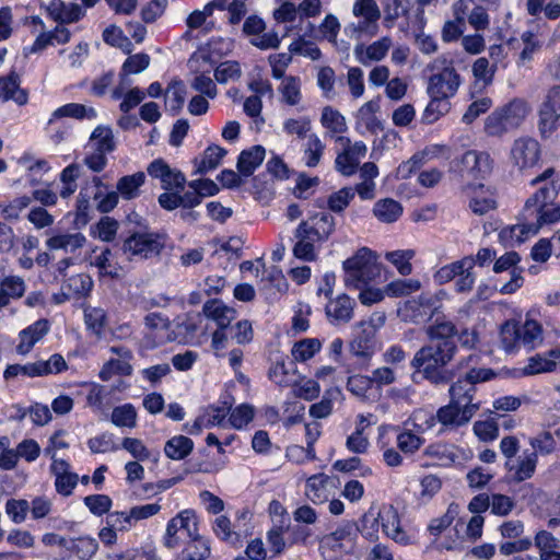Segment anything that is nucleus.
<instances>
[{
	"instance_id": "f257e3e1",
	"label": "nucleus",
	"mask_w": 560,
	"mask_h": 560,
	"mask_svg": "<svg viewBox=\"0 0 560 560\" xmlns=\"http://www.w3.org/2000/svg\"><path fill=\"white\" fill-rule=\"evenodd\" d=\"M425 334L430 343L422 346L415 353L410 365L432 385H446L455 377V371L447 369L458 351L454 338H457L463 348L474 349L479 343V334L475 328L458 329L445 316L436 317L425 328Z\"/></svg>"
},
{
	"instance_id": "f03ea898",
	"label": "nucleus",
	"mask_w": 560,
	"mask_h": 560,
	"mask_svg": "<svg viewBox=\"0 0 560 560\" xmlns=\"http://www.w3.org/2000/svg\"><path fill=\"white\" fill-rule=\"evenodd\" d=\"M480 357L470 353L458 360L455 370L460 375L448 388L450 401L439 408L434 416L446 430L466 425L480 409L481 402L476 400L477 384L492 380L493 370L479 368Z\"/></svg>"
},
{
	"instance_id": "7ed1b4c3",
	"label": "nucleus",
	"mask_w": 560,
	"mask_h": 560,
	"mask_svg": "<svg viewBox=\"0 0 560 560\" xmlns=\"http://www.w3.org/2000/svg\"><path fill=\"white\" fill-rule=\"evenodd\" d=\"M539 184L544 186L526 200L518 223L503 230L501 237L504 238L509 234L510 238L522 243L536 235L544 225L560 220V206L553 203L560 191V174L556 173L553 167H548L530 182L532 186Z\"/></svg>"
},
{
	"instance_id": "20e7f679",
	"label": "nucleus",
	"mask_w": 560,
	"mask_h": 560,
	"mask_svg": "<svg viewBox=\"0 0 560 560\" xmlns=\"http://www.w3.org/2000/svg\"><path fill=\"white\" fill-rule=\"evenodd\" d=\"M427 69L431 72L427 85L428 95L451 98L457 93L463 79L451 59L439 56L427 66Z\"/></svg>"
},
{
	"instance_id": "39448f33",
	"label": "nucleus",
	"mask_w": 560,
	"mask_h": 560,
	"mask_svg": "<svg viewBox=\"0 0 560 560\" xmlns=\"http://www.w3.org/2000/svg\"><path fill=\"white\" fill-rule=\"evenodd\" d=\"M500 337L505 352L511 353L522 347L532 351L542 342V328L534 319H526L521 325L506 322L501 328Z\"/></svg>"
},
{
	"instance_id": "423d86ee",
	"label": "nucleus",
	"mask_w": 560,
	"mask_h": 560,
	"mask_svg": "<svg viewBox=\"0 0 560 560\" xmlns=\"http://www.w3.org/2000/svg\"><path fill=\"white\" fill-rule=\"evenodd\" d=\"M345 284L360 289L380 276L381 269L375 255L368 247L360 248L352 257L343 261Z\"/></svg>"
},
{
	"instance_id": "0eeeda50",
	"label": "nucleus",
	"mask_w": 560,
	"mask_h": 560,
	"mask_svg": "<svg viewBox=\"0 0 560 560\" xmlns=\"http://www.w3.org/2000/svg\"><path fill=\"white\" fill-rule=\"evenodd\" d=\"M68 369L67 362L59 353L52 354L48 360H38L26 364H10L3 372L5 381L19 377L34 378L50 374H58Z\"/></svg>"
},
{
	"instance_id": "6e6552de",
	"label": "nucleus",
	"mask_w": 560,
	"mask_h": 560,
	"mask_svg": "<svg viewBox=\"0 0 560 560\" xmlns=\"http://www.w3.org/2000/svg\"><path fill=\"white\" fill-rule=\"evenodd\" d=\"M445 295L446 292L441 290L436 293H421L419 296L406 301L401 308L405 320L421 324L432 319L434 315L439 314Z\"/></svg>"
},
{
	"instance_id": "1a4fd4ad",
	"label": "nucleus",
	"mask_w": 560,
	"mask_h": 560,
	"mask_svg": "<svg viewBox=\"0 0 560 560\" xmlns=\"http://www.w3.org/2000/svg\"><path fill=\"white\" fill-rule=\"evenodd\" d=\"M166 236L156 232H138L122 244V252L130 258L148 259L159 256L165 247Z\"/></svg>"
},
{
	"instance_id": "9d476101",
	"label": "nucleus",
	"mask_w": 560,
	"mask_h": 560,
	"mask_svg": "<svg viewBox=\"0 0 560 560\" xmlns=\"http://www.w3.org/2000/svg\"><path fill=\"white\" fill-rule=\"evenodd\" d=\"M538 128L544 138L551 136L560 126V85H553L538 110Z\"/></svg>"
},
{
	"instance_id": "9b49d317",
	"label": "nucleus",
	"mask_w": 560,
	"mask_h": 560,
	"mask_svg": "<svg viewBox=\"0 0 560 560\" xmlns=\"http://www.w3.org/2000/svg\"><path fill=\"white\" fill-rule=\"evenodd\" d=\"M493 164L489 152L468 150L459 159V173L463 178L485 179L492 173Z\"/></svg>"
},
{
	"instance_id": "f8f14e48",
	"label": "nucleus",
	"mask_w": 560,
	"mask_h": 560,
	"mask_svg": "<svg viewBox=\"0 0 560 560\" xmlns=\"http://www.w3.org/2000/svg\"><path fill=\"white\" fill-rule=\"evenodd\" d=\"M540 159V144L532 137H520L512 143L510 160L514 167L523 172L534 167Z\"/></svg>"
},
{
	"instance_id": "ddd939ff",
	"label": "nucleus",
	"mask_w": 560,
	"mask_h": 560,
	"mask_svg": "<svg viewBox=\"0 0 560 560\" xmlns=\"http://www.w3.org/2000/svg\"><path fill=\"white\" fill-rule=\"evenodd\" d=\"M266 23L257 15L248 16L243 25L245 35L250 36V44L259 49L278 48L281 39L276 32H265Z\"/></svg>"
},
{
	"instance_id": "4468645a",
	"label": "nucleus",
	"mask_w": 560,
	"mask_h": 560,
	"mask_svg": "<svg viewBox=\"0 0 560 560\" xmlns=\"http://www.w3.org/2000/svg\"><path fill=\"white\" fill-rule=\"evenodd\" d=\"M298 226L306 238L323 243L334 233L336 222L330 213L318 212L302 221Z\"/></svg>"
},
{
	"instance_id": "2eb2a0df",
	"label": "nucleus",
	"mask_w": 560,
	"mask_h": 560,
	"mask_svg": "<svg viewBox=\"0 0 560 560\" xmlns=\"http://www.w3.org/2000/svg\"><path fill=\"white\" fill-rule=\"evenodd\" d=\"M338 141H345L347 148L337 155L336 170L345 176H351L357 172L360 161L365 156L366 145L362 141L350 144V140L343 137H339Z\"/></svg>"
},
{
	"instance_id": "dca6fc26",
	"label": "nucleus",
	"mask_w": 560,
	"mask_h": 560,
	"mask_svg": "<svg viewBox=\"0 0 560 560\" xmlns=\"http://www.w3.org/2000/svg\"><path fill=\"white\" fill-rule=\"evenodd\" d=\"M147 171L151 177L160 179L163 189H177L179 191L184 189L185 175L179 170L172 168L164 160L156 159L152 161Z\"/></svg>"
},
{
	"instance_id": "f3484780",
	"label": "nucleus",
	"mask_w": 560,
	"mask_h": 560,
	"mask_svg": "<svg viewBox=\"0 0 560 560\" xmlns=\"http://www.w3.org/2000/svg\"><path fill=\"white\" fill-rule=\"evenodd\" d=\"M438 422L434 416H429L422 424L416 423V432L411 430H404L397 434L396 445L397 448L406 454L412 455L417 453L424 444V439L421 436L427 430L432 429Z\"/></svg>"
},
{
	"instance_id": "a211bd4d",
	"label": "nucleus",
	"mask_w": 560,
	"mask_h": 560,
	"mask_svg": "<svg viewBox=\"0 0 560 560\" xmlns=\"http://www.w3.org/2000/svg\"><path fill=\"white\" fill-rule=\"evenodd\" d=\"M448 152V148L443 144H432L423 150L416 152L408 161L398 166V174L402 178H408L412 173L420 170L425 163L438 159Z\"/></svg>"
},
{
	"instance_id": "6ab92c4d",
	"label": "nucleus",
	"mask_w": 560,
	"mask_h": 560,
	"mask_svg": "<svg viewBox=\"0 0 560 560\" xmlns=\"http://www.w3.org/2000/svg\"><path fill=\"white\" fill-rule=\"evenodd\" d=\"M537 463V454L526 450L521 455L505 460L504 467L513 481L522 482L534 476Z\"/></svg>"
},
{
	"instance_id": "aec40b11",
	"label": "nucleus",
	"mask_w": 560,
	"mask_h": 560,
	"mask_svg": "<svg viewBox=\"0 0 560 560\" xmlns=\"http://www.w3.org/2000/svg\"><path fill=\"white\" fill-rule=\"evenodd\" d=\"M50 330V323L48 319L40 318L22 329L19 332V343L15 351L20 355L28 354L34 346L39 342Z\"/></svg>"
},
{
	"instance_id": "412c9836",
	"label": "nucleus",
	"mask_w": 560,
	"mask_h": 560,
	"mask_svg": "<svg viewBox=\"0 0 560 560\" xmlns=\"http://www.w3.org/2000/svg\"><path fill=\"white\" fill-rule=\"evenodd\" d=\"M377 513L383 533L396 542L407 545L409 536L401 527L398 511L393 505H384Z\"/></svg>"
},
{
	"instance_id": "4be33fe9",
	"label": "nucleus",
	"mask_w": 560,
	"mask_h": 560,
	"mask_svg": "<svg viewBox=\"0 0 560 560\" xmlns=\"http://www.w3.org/2000/svg\"><path fill=\"white\" fill-rule=\"evenodd\" d=\"M50 472L55 476L56 491L63 497L71 495L78 485L79 476L70 471V464L67 460H55L50 465Z\"/></svg>"
},
{
	"instance_id": "5701e85b",
	"label": "nucleus",
	"mask_w": 560,
	"mask_h": 560,
	"mask_svg": "<svg viewBox=\"0 0 560 560\" xmlns=\"http://www.w3.org/2000/svg\"><path fill=\"white\" fill-rule=\"evenodd\" d=\"M353 14L363 19L357 26L360 32L370 34L376 32V22L381 18V12L375 0H357L353 5Z\"/></svg>"
},
{
	"instance_id": "b1692460",
	"label": "nucleus",
	"mask_w": 560,
	"mask_h": 560,
	"mask_svg": "<svg viewBox=\"0 0 560 560\" xmlns=\"http://www.w3.org/2000/svg\"><path fill=\"white\" fill-rule=\"evenodd\" d=\"M46 11L54 21L61 24L74 23L84 16V10L79 4L62 0H50Z\"/></svg>"
},
{
	"instance_id": "393cba45",
	"label": "nucleus",
	"mask_w": 560,
	"mask_h": 560,
	"mask_svg": "<svg viewBox=\"0 0 560 560\" xmlns=\"http://www.w3.org/2000/svg\"><path fill=\"white\" fill-rule=\"evenodd\" d=\"M393 42L388 36L372 43L369 46L359 44L354 47L355 59L363 66H369L373 61H381L387 55Z\"/></svg>"
},
{
	"instance_id": "a878e982",
	"label": "nucleus",
	"mask_w": 560,
	"mask_h": 560,
	"mask_svg": "<svg viewBox=\"0 0 560 560\" xmlns=\"http://www.w3.org/2000/svg\"><path fill=\"white\" fill-rule=\"evenodd\" d=\"M423 456L434 459L441 466H451L465 458V452L452 444L433 443L425 447Z\"/></svg>"
},
{
	"instance_id": "bb28decb",
	"label": "nucleus",
	"mask_w": 560,
	"mask_h": 560,
	"mask_svg": "<svg viewBox=\"0 0 560 560\" xmlns=\"http://www.w3.org/2000/svg\"><path fill=\"white\" fill-rule=\"evenodd\" d=\"M354 301L346 294H340L336 299H330L326 305V315L331 324H346L353 316Z\"/></svg>"
},
{
	"instance_id": "cd10ccee",
	"label": "nucleus",
	"mask_w": 560,
	"mask_h": 560,
	"mask_svg": "<svg viewBox=\"0 0 560 560\" xmlns=\"http://www.w3.org/2000/svg\"><path fill=\"white\" fill-rule=\"evenodd\" d=\"M0 98L3 101L12 100L18 105H25L28 101V94L20 86V77L15 72H11L7 77L0 78Z\"/></svg>"
},
{
	"instance_id": "c85d7f7f",
	"label": "nucleus",
	"mask_w": 560,
	"mask_h": 560,
	"mask_svg": "<svg viewBox=\"0 0 560 560\" xmlns=\"http://www.w3.org/2000/svg\"><path fill=\"white\" fill-rule=\"evenodd\" d=\"M86 243V237L80 233H61L54 235L46 241V246L50 250L61 249L66 253L74 254Z\"/></svg>"
},
{
	"instance_id": "c756f323",
	"label": "nucleus",
	"mask_w": 560,
	"mask_h": 560,
	"mask_svg": "<svg viewBox=\"0 0 560 560\" xmlns=\"http://www.w3.org/2000/svg\"><path fill=\"white\" fill-rule=\"evenodd\" d=\"M266 150L262 145H254L248 150H243L237 159V171L244 177L254 174L265 159Z\"/></svg>"
},
{
	"instance_id": "7c9ffc66",
	"label": "nucleus",
	"mask_w": 560,
	"mask_h": 560,
	"mask_svg": "<svg viewBox=\"0 0 560 560\" xmlns=\"http://www.w3.org/2000/svg\"><path fill=\"white\" fill-rule=\"evenodd\" d=\"M269 378L280 387L295 386L298 382L296 368L294 362L280 360L269 369Z\"/></svg>"
},
{
	"instance_id": "2f4dec72",
	"label": "nucleus",
	"mask_w": 560,
	"mask_h": 560,
	"mask_svg": "<svg viewBox=\"0 0 560 560\" xmlns=\"http://www.w3.org/2000/svg\"><path fill=\"white\" fill-rule=\"evenodd\" d=\"M301 79L295 75L283 78L278 86L280 102L288 106H298L302 102Z\"/></svg>"
},
{
	"instance_id": "473e14b6",
	"label": "nucleus",
	"mask_w": 560,
	"mask_h": 560,
	"mask_svg": "<svg viewBox=\"0 0 560 560\" xmlns=\"http://www.w3.org/2000/svg\"><path fill=\"white\" fill-rule=\"evenodd\" d=\"M470 189L471 198L469 201V208L475 214L483 215L495 209L497 202L493 194L489 189L485 190V186L482 184L470 187Z\"/></svg>"
},
{
	"instance_id": "72a5a7b5",
	"label": "nucleus",
	"mask_w": 560,
	"mask_h": 560,
	"mask_svg": "<svg viewBox=\"0 0 560 560\" xmlns=\"http://www.w3.org/2000/svg\"><path fill=\"white\" fill-rule=\"evenodd\" d=\"M208 318L213 319L218 329H225L230 326L231 322L235 318V311L225 306L221 301L212 300L207 302L202 308Z\"/></svg>"
},
{
	"instance_id": "f704fd0d",
	"label": "nucleus",
	"mask_w": 560,
	"mask_h": 560,
	"mask_svg": "<svg viewBox=\"0 0 560 560\" xmlns=\"http://www.w3.org/2000/svg\"><path fill=\"white\" fill-rule=\"evenodd\" d=\"M560 358V349L548 351L547 355L536 354L528 359L527 365L523 369L525 375H535L550 372L556 366V360Z\"/></svg>"
},
{
	"instance_id": "c9c22d12",
	"label": "nucleus",
	"mask_w": 560,
	"mask_h": 560,
	"mask_svg": "<svg viewBox=\"0 0 560 560\" xmlns=\"http://www.w3.org/2000/svg\"><path fill=\"white\" fill-rule=\"evenodd\" d=\"M228 151L219 145H209L200 158L195 159V174H206L217 168Z\"/></svg>"
},
{
	"instance_id": "e433bc0d",
	"label": "nucleus",
	"mask_w": 560,
	"mask_h": 560,
	"mask_svg": "<svg viewBox=\"0 0 560 560\" xmlns=\"http://www.w3.org/2000/svg\"><path fill=\"white\" fill-rule=\"evenodd\" d=\"M380 110L378 100H371L364 103L358 110V124L363 126L368 131L376 133L383 129L381 120L377 118L376 113Z\"/></svg>"
},
{
	"instance_id": "4c0bfd02",
	"label": "nucleus",
	"mask_w": 560,
	"mask_h": 560,
	"mask_svg": "<svg viewBox=\"0 0 560 560\" xmlns=\"http://www.w3.org/2000/svg\"><path fill=\"white\" fill-rule=\"evenodd\" d=\"M500 110L502 112L510 128L514 130L523 124L530 112V107L524 100L515 98L501 107Z\"/></svg>"
},
{
	"instance_id": "58836bf2",
	"label": "nucleus",
	"mask_w": 560,
	"mask_h": 560,
	"mask_svg": "<svg viewBox=\"0 0 560 560\" xmlns=\"http://www.w3.org/2000/svg\"><path fill=\"white\" fill-rule=\"evenodd\" d=\"M325 144L316 133H310L302 144L304 164L310 167H316L322 160L325 151Z\"/></svg>"
},
{
	"instance_id": "ea45409f",
	"label": "nucleus",
	"mask_w": 560,
	"mask_h": 560,
	"mask_svg": "<svg viewBox=\"0 0 560 560\" xmlns=\"http://www.w3.org/2000/svg\"><path fill=\"white\" fill-rule=\"evenodd\" d=\"M86 148L105 154L114 151L115 141L112 129L105 126H97L91 133Z\"/></svg>"
},
{
	"instance_id": "a19ab883",
	"label": "nucleus",
	"mask_w": 560,
	"mask_h": 560,
	"mask_svg": "<svg viewBox=\"0 0 560 560\" xmlns=\"http://www.w3.org/2000/svg\"><path fill=\"white\" fill-rule=\"evenodd\" d=\"M63 117H71L75 119H93L96 117V110L93 107H88L82 104L69 103L54 110L51 117L48 120V125H52L55 120Z\"/></svg>"
},
{
	"instance_id": "79ce46f5",
	"label": "nucleus",
	"mask_w": 560,
	"mask_h": 560,
	"mask_svg": "<svg viewBox=\"0 0 560 560\" xmlns=\"http://www.w3.org/2000/svg\"><path fill=\"white\" fill-rule=\"evenodd\" d=\"M121 447L137 462L152 460L156 463L160 457L159 451L149 450L140 439L124 438L121 441Z\"/></svg>"
},
{
	"instance_id": "37998d69",
	"label": "nucleus",
	"mask_w": 560,
	"mask_h": 560,
	"mask_svg": "<svg viewBox=\"0 0 560 560\" xmlns=\"http://www.w3.org/2000/svg\"><path fill=\"white\" fill-rule=\"evenodd\" d=\"M194 450V442L185 435H176L170 439L164 446L165 455L173 460L186 458Z\"/></svg>"
},
{
	"instance_id": "c03bdc74",
	"label": "nucleus",
	"mask_w": 560,
	"mask_h": 560,
	"mask_svg": "<svg viewBox=\"0 0 560 560\" xmlns=\"http://www.w3.org/2000/svg\"><path fill=\"white\" fill-rule=\"evenodd\" d=\"M401 213V205L392 198L381 199L373 207V214L384 223L397 221Z\"/></svg>"
},
{
	"instance_id": "a18cd8bd",
	"label": "nucleus",
	"mask_w": 560,
	"mask_h": 560,
	"mask_svg": "<svg viewBox=\"0 0 560 560\" xmlns=\"http://www.w3.org/2000/svg\"><path fill=\"white\" fill-rule=\"evenodd\" d=\"M93 287V281L90 276L85 273H79L70 277L65 284L62 285V294L66 299H70L71 296H85L89 294Z\"/></svg>"
},
{
	"instance_id": "49530a36",
	"label": "nucleus",
	"mask_w": 560,
	"mask_h": 560,
	"mask_svg": "<svg viewBox=\"0 0 560 560\" xmlns=\"http://www.w3.org/2000/svg\"><path fill=\"white\" fill-rule=\"evenodd\" d=\"M323 347L318 338H304L292 346L291 355L294 361L306 362L311 360Z\"/></svg>"
},
{
	"instance_id": "de8ad7c7",
	"label": "nucleus",
	"mask_w": 560,
	"mask_h": 560,
	"mask_svg": "<svg viewBox=\"0 0 560 560\" xmlns=\"http://www.w3.org/2000/svg\"><path fill=\"white\" fill-rule=\"evenodd\" d=\"M497 70L495 65H492L487 57L477 58L471 66L475 83L480 84L482 88L492 84Z\"/></svg>"
},
{
	"instance_id": "09e8293b",
	"label": "nucleus",
	"mask_w": 560,
	"mask_h": 560,
	"mask_svg": "<svg viewBox=\"0 0 560 560\" xmlns=\"http://www.w3.org/2000/svg\"><path fill=\"white\" fill-rule=\"evenodd\" d=\"M474 266L475 261L472 257H464L460 260L441 267L435 272L434 279L440 284L447 283L452 280H455L458 272H462L463 270L472 269Z\"/></svg>"
},
{
	"instance_id": "8fccbe9b",
	"label": "nucleus",
	"mask_w": 560,
	"mask_h": 560,
	"mask_svg": "<svg viewBox=\"0 0 560 560\" xmlns=\"http://www.w3.org/2000/svg\"><path fill=\"white\" fill-rule=\"evenodd\" d=\"M296 243L293 246V255L298 259L304 261H314L317 258L316 244L318 241H312L306 238L305 234L301 233V229L298 226L294 232Z\"/></svg>"
},
{
	"instance_id": "3c124183",
	"label": "nucleus",
	"mask_w": 560,
	"mask_h": 560,
	"mask_svg": "<svg viewBox=\"0 0 560 560\" xmlns=\"http://www.w3.org/2000/svg\"><path fill=\"white\" fill-rule=\"evenodd\" d=\"M144 180L145 175L143 172L122 176L117 182V191L127 200L133 199L139 196V189L144 184Z\"/></svg>"
},
{
	"instance_id": "603ef678",
	"label": "nucleus",
	"mask_w": 560,
	"mask_h": 560,
	"mask_svg": "<svg viewBox=\"0 0 560 560\" xmlns=\"http://www.w3.org/2000/svg\"><path fill=\"white\" fill-rule=\"evenodd\" d=\"M231 411V405L222 402L220 405L208 406L203 413L199 416V423L206 424V428L224 425V420Z\"/></svg>"
},
{
	"instance_id": "864d4df0",
	"label": "nucleus",
	"mask_w": 560,
	"mask_h": 560,
	"mask_svg": "<svg viewBox=\"0 0 560 560\" xmlns=\"http://www.w3.org/2000/svg\"><path fill=\"white\" fill-rule=\"evenodd\" d=\"M430 102L423 113V121L433 124L451 109L450 97L429 95Z\"/></svg>"
},
{
	"instance_id": "5fc2aeb1",
	"label": "nucleus",
	"mask_w": 560,
	"mask_h": 560,
	"mask_svg": "<svg viewBox=\"0 0 560 560\" xmlns=\"http://www.w3.org/2000/svg\"><path fill=\"white\" fill-rule=\"evenodd\" d=\"M138 413L133 405L124 404L113 409L110 420L118 428L133 429L137 427Z\"/></svg>"
},
{
	"instance_id": "6e6d98bb",
	"label": "nucleus",
	"mask_w": 560,
	"mask_h": 560,
	"mask_svg": "<svg viewBox=\"0 0 560 560\" xmlns=\"http://www.w3.org/2000/svg\"><path fill=\"white\" fill-rule=\"evenodd\" d=\"M413 249H400L385 253L384 257L393 264L401 276H409L412 272L410 260L415 257Z\"/></svg>"
},
{
	"instance_id": "4d7b16f0",
	"label": "nucleus",
	"mask_w": 560,
	"mask_h": 560,
	"mask_svg": "<svg viewBox=\"0 0 560 560\" xmlns=\"http://www.w3.org/2000/svg\"><path fill=\"white\" fill-rule=\"evenodd\" d=\"M186 96V88L182 81H174L168 84L165 92L166 108L173 114H177L184 103Z\"/></svg>"
},
{
	"instance_id": "13d9d810",
	"label": "nucleus",
	"mask_w": 560,
	"mask_h": 560,
	"mask_svg": "<svg viewBox=\"0 0 560 560\" xmlns=\"http://www.w3.org/2000/svg\"><path fill=\"white\" fill-rule=\"evenodd\" d=\"M84 322L88 329L100 338L107 325L106 312L101 307L88 306L84 308Z\"/></svg>"
},
{
	"instance_id": "bf43d9fd",
	"label": "nucleus",
	"mask_w": 560,
	"mask_h": 560,
	"mask_svg": "<svg viewBox=\"0 0 560 560\" xmlns=\"http://www.w3.org/2000/svg\"><path fill=\"white\" fill-rule=\"evenodd\" d=\"M132 365L127 360L109 359L105 362L98 373V377L106 382L114 375L129 376L132 374Z\"/></svg>"
},
{
	"instance_id": "052dcab7",
	"label": "nucleus",
	"mask_w": 560,
	"mask_h": 560,
	"mask_svg": "<svg viewBox=\"0 0 560 560\" xmlns=\"http://www.w3.org/2000/svg\"><path fill=\"white\" fill-rule=\"evenodd\" d=\"M68 550L73 552L81 560H90L97 551L98 544L94 538L80 537L72 540L70 545L67 544Z\"/></svg>"
},
{
	"instance_id": "680f3d73",
	"label": "nucleus",
	"mask_w": 560,
	"mask_h": 560,
	"mask_svg": "<svg viewBox=\"0 0 560 560\" xmlns=\"http://www.w3.org/2000/svg\"><path fill=\"white\" fill-rule=\"evenodd\" d=\"M320 122L324 128L332 133H342L347 130L345 117L330 106L323 108Z\"/></svg>"
},
{
	"instance_id": "e2e57ef3",
	"label": "nucleus",
	"mask_w": 560,
	"mask_h": 560,
	"mask_svg": "<svg viewBox=\"0 0 560 560\" xmlns=\"http://www.w3.org/2000/svg\"><path fill=\"white\" fill-rule=\"evenodd\" d=\"M529 445L533 451L530 453H536L538 455H549L557 450V442L549 431H541L537 433L535 436L529 439Z\"/></svg>"
},
{
	"instance_id": "0e129e2a",
	"label": "nucleus",
	"mask_w": 560,
	"mask_h": 560,
	"mask_svg": "<svg viewBox=\"0 0 560 560\" xmlns=\"http://www.w3.org/2000/svg\"><path fill=\"white\" fill-rule=\"evenodd\" d=\"M512 131L500 108L492 112L485 120V132L490 137H501Z\"/></svg>"
},
{
	"instance_id": "69168bd1",
	"label": "nucleus",
	"mask_w": 560,
	"mask_h": 560,
	"mask_svg": "<svg viewBox=\"0 0 560 560\" xmlns=\"http://www.w3.org/2000/svg\"><path fill=\"white\" fill-rule=\"evenodd\" d=\"M350 539V533L347 528H338L335 532L325 535L320 542L319 549L324 553L325 550L341 551L345 549V541Z\"/></svg>"
},
{
	"instance_id": "338daca9",
	"label": "nucleus",
	"mask_w": 560,
	"mask_h": 560,
	"mask_svg": "<svg viewBox=\"0 0 560 560\" xmlns=\"http://www.w3.org/2000/svg\"><path fill=\"white\" fill-rule=\"evenodd\" d=\"M327 478L323 474L313 475L306 480L305 494L314 503L326 499L325 486Z\"/></svg>"
},
{
	"instance_id": "774afa93",
	"label": "nucleus",
	"mask_w": 560,
	"mask_h": 560,
	"mask_svg": "<svg viewBox=\"0 0 560 560\" xmlns=\"http://www.w3.org/2000/svg\"><path fill=\"white\" fill-rule=\"evenodd\" d=\"M183 560H206L210 556V546L202 537L190 540L182 551Z\"/></svg>"
}]
</instances>
